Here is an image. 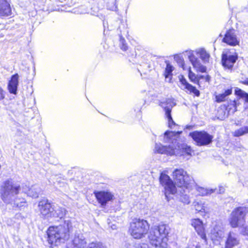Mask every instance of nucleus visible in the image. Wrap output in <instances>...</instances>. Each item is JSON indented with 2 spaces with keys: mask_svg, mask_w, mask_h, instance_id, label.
<instances>
[{
  "mask_svg": "<svg viewBox=\"0 0 248 248\" xmlns=\"http://www.w3.org/2000/svg\"><path fill=\"white\" fill-rule=\"evenodd\" d=\"M20 186L11 180L5 181L1 189L2 200L7 204H11L19 208L25 206L24 198L18 196Z\"/></svg>",
  "mask_w": 248,
  "mask_h": 248,
  "instance_id": "obj_1",
  "label": "nucleus"
},
{
  "mask_svg": "<svg viewBox=\"0 0 248 248\" xmlns=\"http://www.w3.org/2000/svg\"><path fill=\"white\" fill-rule=\"evenodd\" d=\"M72 227L71 221L69 219L64 220L58 226L49 227L47 232L48 243L55 246L68 240Z\"/></svg>",
  "mask_w": 248,
  "mask_h": 248,
  "instance_id": "obj_2",
  "label": "nucleus"
},
{
  "mask_svg": "<svg viewBox=\"0 0 248 248\" xmlns=\"http://www.w3.org/2000/svg\"><path fill=\"white\" fill-rule=\"evenodd\" d=\"M182 131H167L164 133L163 142L170 143L168 146H164L161 143L155 144L154 152L160 154H166L169 155H172L176 154L177 148V139L179 137Z\"/></svg>",
  "mask_w": 248,
  "mask_h": 248,
  "instance_id": "obj_3",
  "label": "nucleus"
},
{
  "mask_svg": "<svg viewBox=\"0 0 248 248\" xmlns=\"http://www.w3.org/2000/svg\"><path fill=\"white\" fill-rule=\"evenodd\" d=\"M169 231V226L166 224H160L152 227L149 235L151 244L157 248L164 242H167V236Z\"/></svg>",
  "mask_w": 248,
  "mask_h": 248,
  "instance_id": "obj_4",
  "label": "nucleus"
},
{
  "mask_svg": "<svg viewBox=\"0 0 248 248\" xmlns=\"http://www.w3.org/2000/svg\"><path fill=\"white\" fill-rule=\"evenodd\" d=\"M247 209L245 207H238L234 209L232 212L229 218V222L232 228H240V232L244 235L248 236V229L243 227L245 222V216Z\"/></svg>",
  "mask_w": 248,
  "mask_h": 248,
  "instance_id": "obj_5",
  "label": "nucleus"
},
{
  "mask_svg": "<svg viewBox=\"0 0 248 248\" xmlns=\"http://www.w3.org/2000/svg\"><path fill=\"white\" fill-rule=\"evenodd\" d=\"M149 229V225L146 220L136 218L131 222L129 232L135 239H140L147 233Z\"/></svg>",
  "mask_w": 248,
  "mask_h": 248,
  "instance_id": "obj_6",
  "label": "nucleus"
},
{
  "mask_svg": "<svg viewBox=\"0 0 248 248\" xmlns=\"http://www.w3.org/2000/svg\"><path fill=\"white\" fill-rule=\"evenodd\" d=\"M172 176L179 187H192L194 182L192 178L183 169H176L172 172Z\"/></svg>",
  "mask_w": 248,
  "mask_h": 248,
  "instance_id": "obj_7",
  "label": "nucleus"
},
{
  "mask_svg": "<svg viewBox=\"0 0 248 248\" xmlns=\"http://www.w3.org/2000/svg\"><path fill=\"white\" fill-rule=\"evenodd\" d=\"M168 170H164L160 173L159 177V182L161 185L164 187L165 190V195L166 199L169 201V195L174 194L176 192V188L175 184L167 174Z\"/></svg>",
  "mask_w": 248,
  "mask_h": 248,
  "instance_id": "obj_8",
  "label": "nucleus"
},
{
  "mask_svg": "<svg viewBox=\"0 0 248 248\" xmlns=\"http://www.w3.org/2000/svg\"><path fill=\"white\" fill-rule=\"evenodd\" d=\"M189 135L199 146H205L212 141L213 136L205 131H195L189 134Z\"/></svg>",
  "mask_w": 248,
  "mask_h": 248,
  "instance_id": "obj_9",
  "label": "nucleus"
},
{
  "mask_svg": "<svg viewBox=\"0 0 248 248\" xmlns=\"http://www.w3.org/2000/svg\"><path fill=\"white\" fill-rule=\"evenodd\" d=\"M176 105L174 99L172 98H168L165 100L160 102L159 106L164 108L165 112V115L168 120L169 126L172 128L173 126L175 125V123L173 121L171 115V112L172 108Z\"/></svg>",
  "mask_w": 248,
  "mask_h": 248,
  "instance_id": "obj_10",
  "label": "nucleus"
},
{
  "mask_svg": "<svg viewBox=\"0 0 248 248\" xmlns=\"http://www.w3.org/2000/svg\"><path fill=\"white\" fill-rule=\"evenodd\" d=\"M237 59L236 53L230 51H224L221 56L222 64L225 69L232 70Z\"/></svg>",
  "mask_w": 248,
  "mask_h": 248,
  "instance_id": "obj_11",
  "label": "nucleus"
},
{
  "mask_svg": "<svg viewBox=\"0 0 248 248\" xmlns=\"http://www.w3.org/2000/svg\"><path fill=\"white\" fill-rule=\"evenodd\" d=\"M53 206L47 199H43L38 203V208L41 217L49 219L52 217L53 215Z\"/></svg>",
  "mask_w": 248,
  "mask_h": 248,
  "instance_id": "obj_12",
  "label": "nucleus"
},
{
  "mask_svg": "<svg viewBox=\"0 0 248 248\" xmlns=\"http://www.w3.org/2000/svg\"><path fill=\"white\" fill-rule=\"evenodd\" d=\"M94 194L102 207H105L114 197L113 194L108 191H96L94 192Z\"/></svg>",
  "mask_w": 248,
  "mask_h": 248,
  "instance_id": "obj_13",
  "label": "nucleus"
},
{
  "mask_svg": "<svg viewBox=\"0 0 248 248\" xmlns=\"http://www.w3.org/2000/svg\"><path fill=\"white\" fill-rule=\"evenodd\" d=\"M222 41L232 46L238 45L239 39L237 37L235 30L232 29L227 31L223 38Z\"/></svg>",
  "mask_w": 248,
  "mask_h": 248,
  "instance_id": "obj_14",
  "label": "nucleus"
},
{
  "mask_svg": "<svg viewBox=\"0 0 248 248\" xmlns=\"http://www.w3.org/2000/svg\"><path fill=\"white\" fill-rule=\"evenodd\" d=\"M87 246V240L82 234L78 233L75 235L69 248H85Z\"/></svg>",
  "mask_w": 248,
  "mask_h": 248,
  "instance_id": "obj_15",
  "label": "nucleus"
},
{
  "mask_svg": "<svg viewBox=\"0 0 248 248\" xmlns=\"http://www.w3.org/2000/svg\"><path fill=\"white\" fill-rule=\"evenodd\" d=\"M224 236L223 228L220 225H216L211 230L210 233V237L213 243L219 244L220 240Z\"/></svg>",
  "mask_w": 248,
  "mask_h": 248,
  "instance_id": "obj_16",
  "label": "nucleus"
},
{
  "mask_svg": "<svg viewBox=\"0 0 248 248\" xmlns=\"http://www.w3.org/2000/svg\"><path fill=\"white\" fill-rule=\"evenodd\" d=\"M191 225L194 228L196 232L204 241V242L206 243L207 238L202 221L199 218L193 219L191 220Z\"/></svg>",
  "mask_w": 248,
  "mask_h": 248,
  "instance_id": "obj_17",
  "label": "nucleus"
},
{
  "mask_svg": "<svg viewBox=\"0 0 248 248\" xmlns=\"http://www.w3.org/2000/svg\"><path fill=\"white\" fill-rule=\"evenodd\" d=\"M191 225L194 228L196 232L204 241V242L206 243L207 238L202 221L199 218L193 219L191 220Z\"/></svg>",
  "mask_w": 248,
  "mask_h": 248,
  "instance_id": "obj_18",
  "label": "nucleus"
},
{
  "mask_svg": "<svg viewBox=\"0 0 248 248\" xmlns=\"http://www.w3.org/2000/svg\"><path fill=\"white\" fill-rule=\"evenodd\" d=\"M188 57L193 68L195 69L197 72L202 73L206 72V67L203 65L200 62V61L194 55L193 51L189 52Z\"/></svg>",
  "mask_w": 248,
  "mask_h": 248,
  "instance_id": "obj_19",
  "label": "nucleus"
},
{
  "mask_svg": "<svg viewBox=\"0 0 248 248\" xmlns=\"http://www.w3.org/2000/svg\"><path fill=\"white\" fill-rule=\"evenodd\" d=\"M192 187H179L178 189L176 188V192L175 193L177 194L178 198L180 202L185 204H188L190 202V200L187 193H189V190Z\"/></svg>",
  "mask_w": 248,
  "mask_h": 248,
  "instance_id": "obj_20",
  "label": "nucleus"
},
{
  "mask_svg": "<svg viewBox=\"0 0 248 248\" xmlns=\"http://www.w3.org/2000/svg\"><path fill=\"white\" fill-rule=\"evenodd\" d=\"M239 240L236 234L230 232L225 242V248H233L238 245Z\"/></svg>",
  "mask_w": 248,
  "mask_h": 248,
  "instance_id": "obj_21",
  "label": "nucleus"
},
{
  "mask_svg": "<svg viewBox=\"0 0 248 248\" xmlns=\"http://www.w3.org/2000/svg\"><path fill=\"white\" fill-rule=\"evenodd\" d=\"M19 76L18 74H15L11 77L9 81L8 89L11 93L16 94L17 93V86L18 85Z\"/></svg>",
  "mask_w": 248,
  "mask_h": 248,
  "instance_id": "obj_22",
  "label": "nucleus"
},
{
  "mask_svg": "<svg viewBox=\"0 0 248 248\" xmlns=\"http://www.w3.org/2000/svg\"><path fill=\"white\" fill-rule=\"evenodd\" d=\"M179 80L185 89H187L190 93H193L197 96L200 95L199 91L196 87L189 84L183 76L181 75L179 77Z\"/></svg>",
  "mask_w": 248,
  "mask_h": 248,
  "instance_id": "obj_23",
  "label": "nucleus"
},
{
  "mask_svg": "<svg viewBox=\"0 0 248 248\" xmlns=\"http://www.w3.org/2000/svg\"><path fill=\"white\" fill-rule=\"evenodd\" d=\"M10 4L6 0H0V16H8L11 15Z\"/></svg>",
  "mask_w": 248,
  "mask_h": 248,
  "instance_id": "obj_24",
  "label": "nucleus"
},
{
  "mask_svg": "<svg viewBox=\"0 0 248 248\" xmlns=\"http://www.w3.org/2000/svg\"><path fill=\"white\" fill-rule=\"evenodd\" d=\"M235 93L245 101L244 104V111L247 113L248 116V93L238 88L235 89Z\"/></svg>",
  "mask_w": 248,
  "mask_h": 248,
  "instance_id": "obj_25",
  "label": "nucleus"
},
{
  "mask_svg": "<svg viewBox=\"0 0 248 248\" xmlns=\"http://www.w3.org/2000/svg\"><path fill=\"white\" fill-rule=\"evenodd\" d=\"M66 210L62 207L53 206L52 217H60L62 218L66 214Z\"/></svg>",
  "mask_w": 248,
  "mask_h": 248,
  "instance_id": "obj_26",
  "label": "nucleus"
},
{
  "mask_svg": "<svg viewBox=\"0 0 248 248\" xmlns=\"http://www.w3.org/2000/svg\"><path fill=\"white\" fill-rule=\"evenodd\" d=\"M195 52L204 63L209 62L210 55L204 48L198 49L196 50Z\"/></svg>",
  "mask_w": 248,
  "mask_h": 248,
  "instance_id": "obj_27",
  "label": "nucleus"
},
{
  "mask_svg": "<svg viewBox=\"0 0 248 248\" xmlns=\"http://www.w3.org/2000/svg\"><path fill=\"white\" fill-rule=\"evenodd\" d=\"M232 93V88H230L225 90L222 93L217 94L215 96L216 101L217 103H220L225 101L226 97L231 94Z\"/></svg>",
  "mask_w": 248,
  "mask_h": 248,
  "instance_id": "obj_28",
  "label": "nucleus"
},
{
  "mask_svg": "<svg viewBox=\"0 0 248 248\" xmlns=\"http://www.w3.org/2000/svg\"><path fill=\"white\" fill-rule=\"evenodd\" d=\"M176 148H178L181 151L182 153L186 154L188 155H191L192 153L193 152L191 149V147L186 144H182L181 146L178 145V142L176 143ZM178 148H177L176 153H177Z\"/></svg>",
  "mask_w": 248,
  "mask_h": 248,
  "instance_id": "obj_29",
  "label": "nucleus"
},
{
  "mask_svg": "<svg viewBox=\"0 0 248 248\" xmlns=\"http://www.w3.org/2000/svg\"><path fill=\"white\" fill-rule=\"evenodd\" d=\"M217 114L218 117L221 120H223L228 116L229 113L226 109V105H223L220 107L217 110Z\"/></svg>",
  "mask_w": 248,
  "mask_h": 248,
  "instance_id": "obj_30",
  "label": "nucleus"
},
{
  "mask_svg": "<svg viewBox=\"0 0 248 248\" xmlns=\"http://www.w3.org/2000/svg\"><path fill=\"white\" fill-rule=\"evenodd\" d=\"M238 104L236 100L230 101L229 103H228V105H226V109L229 113L233 114L236 111L237 106Z\"/></svg>",
  "mask_w": 248,
  "mask_h": 248,
  "instance_id": "obj_31",
  "label": "nucleus"
},
{
  "mask_svg": "<svg viewBox=\"0 0 248 248\" xmlns=\"http://www.w3.org/2000/svg\"><path fill=\"white\" fill-rule=\"evenodd\" d=\"M40 192V188L37 186H34L29 189L27 192V195L32 198H36L38 197Z\"/></svg>",
  "mask_w": 248,
  "mask_h": 248,
  "instance_id": "obj_32",
  "label": "nucleus"
},
{
  "mask_svg": "<svg viewBox=\"0 0 248 248\" xmlns=\"http://www.w3.org/2000/svg\"><path fill=\"white\" fill-rule=\"evenodd\" d=\"M233 135L234 137H238L243 136L245 134H248V125L244 127H241L239 129L236 130L233 132Z\"/></svg>",
  "mask_w": 248,
  "mask_h": 248,
  "instance_id": "obj_33",
  "label": "nucleus"
},
{
  "mask_svg": "<svg viewBox=\"0 0 248 248\" xmlns=\"http://www.w3.org/2000/svg\"><path fill=\"white\" fill-rule=\"evenodd\" d=\"M106 1V7L107 9L110 11H116L117 6L116 5L117 0H105Z\"/></svg>",
  "mask_w": 248,
  "mask_h": 248,
  "instance_id": "obj_34",
  "label": "nucleus"
},
{
  "mask_svg": "<svg viewBox=\"0 0 248 248\" xmlns=\"http://www.w3.org/2000/svg\"><path fill=\"white\" fill-rule=\"evenodd\" d=\"M216 190V189H207L202 187H199L197 188V190L199 191L200 195L202 196H205L208 194H210L214 192Z\"/></svg>",
  "mask_w": 248,
  "mask_h": 248,
  "instance_id": "obj_35",
  "label": "nucleus"
},
{
  "mask_svg": "<svg viewBox=\"0 0 248 248\" xmlns=\"http://www.w3.org/2000/svg\"><path fill=\"white\" fill-rule=\"evenodd\" d=\"M193 204L196 211L198 212H205V207L201 201L194 202Z\"/></svg>",
  "mask_w": 248,
  "mask_h": 248,
  "instance_id": "obj_36",
  "label": "nucleus"
},
{
  "mask_svg": "<svg viewBox=\"0 0 248 248\" xmlns=\"http://www.w3.org/2000/svg\"><path fill=\"white\" fill-rule=\"evenodd\" d=\"M127 248H149L148 245L146 244H134L133 242L126 244Z\"/></svg>",
  "mask_w": 248,
  "mask_h": 248,
  "instance_id": "obj_37",
  "label": "nucleus"
},
{
  "mask_svg": "<svg viewBox=\"0 0 248 248\" xmlns=\"http://www.w3.org/2000/svg\"><path fill=\"white\" fill-rule=\"evenodd\" d=\"M88 248H107L106 247L100 242H93L88 245Z\"/></svg>",
  "mask_w": 248,
  "mask_h": 248,
  "instance_id": "obj_38",
  "label": "nucleus"
},
{
  "mask_svg": "<svg viewBox=\"0 0 248 248\" xmlns=\"http://www.w3.org/2000/svg\"><path fill=\"white\" fill-rule=\"evenodd\" d=\"M120 47L123 51H126L128 49V46L125 40L122 36L120 37Z\"/></svg>",
  "mask_w": 248,
  "mask_h": 248,
  "instance_id": "obj_39",
  "label": "nucleus"
},
{
  "mask_svg": "<svg viewBox=\"0 0 248 248\" xmlns=\"http://www.w3.org/2000/svg\"><path fill=\"white\" fill-rule=\"evenodd\" d=\"M173 70V67L169 63L167 64L165 69V77L166 78H168L171 75V73Z\"/></svg>",
  "mask_w": 248,
  "mask_h": 248,
  "instance_id": "obj_40",
  "label": "nucleus"
},
{
  "mask_svg": "<svg viewBox=\"0 0 248 248\" xmlns=\"http://www.w3.org/2000/svg\"><path fill=\"white\" fill-rule=\"evenodd\" d=\"M188 78L192 82L196 83L197 81L196 76L195 74L192 72L190 67L189 68L188 70Z\"/></svg>",
  "mask_w": 248,
  "mask_h": 248,
  "instance_id": "obj_41",
  "label": "nucleus"
},
{
  "mask_svg": "<svg viewBox=\"0 0 248 248\" xmlns=\"http://www.w3.org/2000/svg\"><path fill=\"white\" fill-rule=\"evenodd\" d=\"M98 8L97 7H93L91 9V12H90V14L93 16H98Z\"/></svg>",
  "mask_w": 248,
  "mask_h": 248,
  "instance_id": "obj_42",
  "label": "nucleus"
},
{
  "mask_svg": "<svg viewBox=\"0 0 248 248\" xmlns=\"http://www.w3.org/2000/svg\"><path fill=\"white\" fill-rule=\"evenodd\" d=\"M217 192L219 193V194L223 193L225 191L224 187L223 186H219L218 189H217Z\"/></svg>",
  "mask_w": 248,
  "mask_h": 248,
  "instance_id": "obj_43",
  "label": "nucleus"
},
{
  "mask_svg": "<svg viewBox=\"0 0 248 248\" xmlns=\"http://www.w3.org/2000/svg\"><path fill=\"white\" fill-rule=\"evenodd\" d=\"M4 98V94L3 91L1 87H0V100H2Z\"/></svg>",
  "mask_w": 248,
  "mask_h": 248,
  "instance_id": "obj_44",
  "label": "nucleus"
},
{
  "mask_svg": "<svg viewBox=\"0 0 248 248\" xmlns=\"http://www.w3.org/2000/svg\"><path fill=\"white\" fill-rule=\"evenodd\" d=\"M242 83L245 85H248V78H247L245 80L242 81Z\"/></svg>",
  "mask_w": 248,
  "mask_h": 248,
  "instance_id": "obj_45",
  "label": "nucleus"
},
{
  "mask_svg": "<svg viewBox=\"0 0 248 248\" xmlns=\"http://www.w3.org/2000/svg\"><path fill=\"white\" fill-rule=\"evenodd\" d=\"M180 62L181 63V64L182 65V66L183 67L184 65V62L183 59H180Z\"/></svg>",
  "mask_w": 248,
  "mask_h": 248,
  "instance_id": "obj_46",
  "label": "nucleus"
}]
</instances>
